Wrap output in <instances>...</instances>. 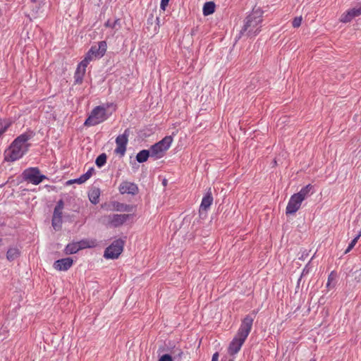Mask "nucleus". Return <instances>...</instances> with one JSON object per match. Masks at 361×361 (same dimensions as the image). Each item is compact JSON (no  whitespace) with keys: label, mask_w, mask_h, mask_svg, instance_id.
Listing matches in <instances>:
<instances>
[{"label":"nucleus","mask_w":361,"mask_h":361,"mask_svg":"<svg viewBox=\"0 0 361 361\" xmlns=\"http://www.w3.org/2000/svg\"><path fill=\"white\" fill-rule=\"evenodd\" d=\"M124 242L118 239L114 240L108 247L106 248L104 257L106 259H116L121 254L123 250Z\"/></svg>","instance_id":"7"},{"label":"nucleus","mask_w":361,"mask_h":361,"mask_svg":"<svg viewBox=\"0 0 361 361\" xmlns=\"http://www.w3.org/2000/svg\"><path fill=\"white\" fill-rule=\"evenodd\" d=\"M173 141L171 136H166L161 141L152 145L150 149V157L158 159L164 156V152L171 147Z\"/></svg>","instance_id":"5"},{"label":"nucleus","mask_w":361,"mask_h":361,"mask_svg":"<svg viewBox=\"0 0 361 361\" xmlns=\"http://www.w3.org/2000/svg\"><path fill=\"white\" fill-rule=\"evenodd\" d=\"M312 189V185L310 184L307 185L306 186L301 188V190L295 193L298 195L299 197H300L303 201L307 199L308 197H310L312 194L311 190Z\"/></svg>","instance_id":"18"},{"label":"nucleus","mask_w":361,"mask_h":361,"mask_svg":"<svg viewBox=\"0 0 361 361\" xmlns=\"http://www.w3.org/2000/svg\"><path fill=\"white\" fill-rule=\"evenodd\" d=\"M130 214H111L106 216L108 224L112 227L123 225L129 218Z\"/></svg>","instance_id":"11"},{"label":"nucleus","mask_w":361,"mask_h":361,"mask_svg":"<svg viewBox=\"0 0 361 361\" xmlns=\"http://www.w3.org/2000/svg\"><path fill=\"white\" fill-rule=\"evenodd\" d=\"M107 48V44L105 41H101L98 43L97 45L92 46L90 48L91 54H94L96 59L102 58Z\"/></svg>","instance_id":"15"},{"label":"nucleus","mask_w":361,"mask_h":361,"mask_svg":"<svg viewBox=\"0 0 361 361\" xmlns=\"http://www.w3.org/2000/svg\"><path fill=\"white\" fill-rule=\"evenodd\" d=\"M263 12L260 8L253 9L244 21L240 36L254 37L260 32Z\"/></svg>","instance_id":"3"},{"label":"nucleus","mask_w":361,"mask_h":361,"mask_svg":"<svg viewBox=\"0 0 361 361\" xmlns=\"http://www.w3.org/2000/svg\"><path fill=\"white\" fill-rule=\"evenodd\" d=\"M219 354L217 353H214L212 356V361H218Z\"/></svg>","instance_id":"37"},{"label":"nucleus","mask_w":361,"mask_h":361,"mask_svg":"<svg viewBox=\"0 0 361 361\" xmlns=\"http://www.w3.org/2000/svg\"><path fill=\"white\" fill-rule=\"evenodd\" d=\"M212 202L213 197L211 192H208L205 194L202 200V202L200 206V213L202 214L203 212H207L212 205Z\"/></svg>","instance_id":"16"},{"label":"nucleus","mask_w":361,"mask_h":361,"mask_svg":"<svg viewBox=\"0 0 361 361\" xmlns=\"http://www.w3.org/2000/svg\"><path fill=\"white\" fill-rule=\"evenodd\" d=\"M99 196L100 190L99 188L92 189L88 194L90 201L94 204H96L99 202Z\"/></svg>","instance_id":"20"},{"label":"nucleus","mask_w":361,"mask_h":361,"mask_svg":"<svg viewBox=\"0 0 361 361\" xmlns=\"http://www.w3.org/2000/svg\"><path fill=\"white\" fill-rule=\"evenodd\" d=\"M360 235L361 234L357 235L353 240H351V242L349 243L347 249L345 251V254L349 252L354 247V246L356 245Z\"/></svg>","instance_id":"27"},{"label":"nucleus","mask_w":361,"mask_h":361,"mask_svg":"<svg viewBox=\"0 0 361 361\" xmlns=\"http://www.w3.org/2000/svg\"><path fill=\"white\" fill-rule=\"evenodd\" d=\"M94 169L93 167L90 168L87 171L80 176L78 178L74 179L73 181L78 184H82L86 182L94 173Z\"/></svg>","instance_id":"19"},{"label":"nucleus","mask_w":361,"mask_h":361,"mask_svg":"<svg viewBox=\"0 0 361 361\" xmlns=\"http://www.w3.org/2000/svg\"><path fill=\"white\" fill-rule=\"evenodd\" d=\"M361 15V6L353 8L347 11L345 13H343L341 16L340 20L342 23H349L353 18L358 17Z\"/></svg>","instance_id":"12"},{"label":"nucleus","mask_w":361,"mask_h":361,"mask_svg":"<svg viewBox=\"0 0 361 361\" xmlns=\"http://www.w3.org/2000/svg\"><path fill=\"white\" fill-rule=\"evenodd\" d=\"M149 157H150V151L147 149H142L137 154L136 160L139 163H143L148 159Z\"/></svg>","instance_id":"21"},{"label":"nucleus","mask_w":361,"mask_h":361,"mask_svg":"<svg viewBox=\"0 0 361 361\" xmlns=\"http://www.w3.org/2000/svg\"><path fill=\"white\" fill-rule=\"evenodd\" d=\"M310 361H315V360H313V359H312V360H310Z\"/></svg>","instance_id":"42"},{"label":"nucleus","mask_w":361,"mask_h":361,"mask_svg":"<svg viewBox=\"0 0 361 361\" xmlns=\"http://www.w3.org/2000/svg\"><path fill=\"white\" fill-rule=\"evenodd\" d=\"M215 11V4L212 1L206 2L203 6V14L204 16H209L212 14Z\"/></svg>","instance_id":"22"},{"label":"nucleus","mask_w":361,"mask_h":361,"mask_svg":"<svg viewBox=\"0 0 361 361\" xmlns=\"http://www.w3.org/2000/svg\"><path fill=\"white\" fill-rule=\"evenodd\" d=\"M302 202L303 200L298 195L293 194L288 202L286 209V214H295L300 208Z\"/></svg>","instance_id":"10"},{"label":"nucleus","mask_w":361,"mask_h":361,"mask_svg":"<svg viewBox=\"0 0 361 361\" xmlns=\"http://www.w3.org/2000/svg\"><path fill=\"white\" fill-rule=\"evenodd\" d=\"M111 104H106L94 107L85 121V126H94L105 121L109 116L107 109Z\"/></svg>","instance_id":"4"},{"label":"nucleus","mask_w":361,"mask_h":361,"mask_svg":"<svg viewBox=\"0 0 361 361\" xmlns=\"http://www.w3.org/2000/svg\"><path fill=\"white\" fill-rule=\"evenodd\" d=\"M301 22H302L301 17L295 18L293 21V26L294 27H298L301 25Z\"/></svg>","instance_id":"30"},{"label":"nucleus","mask_w":361,"mask_h":361,"mask_svg":"<svg viewBox=\"0 0 361 361\" xmlns=\"http://www.w3.org/2000/svg\"><path fill=\"white\" fill-rule=\"evenodd\" d=\"M118 189L121 194L135 195L138 191L137 186L135 183L128 181L121 183Z\"/></svg>","instance_id":"13"},{"label":"nucleus","mask_w":361,"mask_h":361,"mask_svg":"<svg viewBox=\"0 0 361 361\" xmlns=\"http://www.w3.org/2000/svg\"><path fill=\"white\" fill-rule=\"evenodd\" d=\"M85 58L87 59L90 62L93 59H96L94 54H91L90 50H89L88 52L86 54Z\"/></svg>","instance_id":"33"},{"label":"nucleus","mask_w":361,"mask_h":361,"mask_svg":"<svg viewBox=\"0 0 361 361\" xmlns=\"http://www.w3.org/2000/svg\"><path fill=\"white\" fill-rule=\"evenodd\" d=\"M86 70L85 68H80L78 66L77 69L75 73V81L76 83H81L82 82L83 77L85 75Z\"/></svg>","instance_id":"24"},{"label":"nucleus","mask_w":361,"mask_h":361,"mask_svg":"<svg viewBox=\"0 0 361 361\" xmlns=\"http://www.w3.org/2000/svg\"><path fill=\"white\" fill-rule=\"evenodd\" d=\"M90 63V61L84 58V59L78 64V66L80 68H85L86 70V68L87 65Z\"/></svg>","instance_id":"31"},{"label":"nucleus","mask_w":361,"mask_h":361,"mask_svg":"<svg viewBox=\"0 0 361 361\" xmlns=\"http://www.w3.org/2000/svg\"><path fill=\"white\" fill-rule=\"evenodd\" d=\"M77 243H78V246L80 247V250L91 247L89 242L86 241V240H81V241H79Z\"/></svg>","instance_id":"29"},{"label":"nucleus","mask_w":361,"mask_h":361,"mask_svg":"<svg viewBox=\"0 0 361 361\" xmlns=\"http://www.w3.org/2000/svg\"><path fill=\"white\" fill-rule=\"evenodd\" d=\"M331 280H333L332 274H330L329 278H328V281H327V283H326V286L327 287L330 286Z\"/></svg>","instance_id":"36"},{"label":"nucleus","mask_w":361,"mask_h":361,"mask_svg":"<svg viewBox=\"0 0 361 361\" xmlns=\"http://www.w3.org/2000/svg\"><path fill=\"white\" fill-rule=\"evenodd\" d=\"M110 210H114L117 212H130L131 207L130 205L120 203L118 202H112V208L109 209Z\"/></svg>","instance_id":"17"},{"label":"nucleus","mask_w":361,"mask_h":361,"mask_svg":"<svg viewBox=\"0 0 361 361\" xmlns=\"http://www.w3.org/2000/svg\"><path fill=\"white\" fill-rule=\"evenodd\" d=\"M19 250L17 247H11L6 254V258L8 261H13L19 256Z\"/></svg>","instance_id":"25"},{"label":"nucleus","mask_w":361,"mask_h":361,"mask_svg":"<svg viewBox=\"0 0 361 361\" xmlns=\"http://www.w3.org/2000/svg\"><path fill=\"white\" fill-rule=\"evenodd\" d=\"M118 20H116L114 23H113V27H114L116 26V25H117V23H118Z\"/></svg>","instance_id":"39"},{"label":"nucleus","mask_w":361,"mask_h":361,"mask_svg":"<svg viewBox=\"0 0 361 361\" xmlns=\"http://www.w3.org/2000/svg\"><path fill=\"white\" fill-rule=\"evenodd\" d=\"M106 27H113V23H111L109 20H108L106 23Z\"/></svg>","instance_id":"38"},{"label":"nucleus","mask_w":361,"mask_h":361,"mask_svg":"<svg viewBox=\"0 0 361 361\" xmlns=\"http://www.w3.org/2000/svg\"><path fill=\"white\" fill-rule=\"evenodd\" d=\"M80 250V247L78 246V243H72L66 245L65 248V253L66 255H71L78 252Z\"/></svg>","instance_id":"23"},{"label":"nucleus","mask_w":361,"mask_h":361,"mask_svg":"<svg viewBox=\"0 0 361 361\" xmlns=\"http://www.w3.org/2000/svg\"><path fill=\"white\" fill-rule=\"evenodd\" d=\"M10 124H11L10 123H6L4 126L1 125V134L7 130V128L9 127Z\"/></svg>","instance_id":"35"},{"label":"nucleus","mask_w":361,"mask_h":361,"mask_svg":"<svg viewBox=\"0 0 361 361\" xmlns=\"http://www.w3.org/2000/svg\"><path fill=\"white\" fill-rule=\"evenodd\" d=\"M129 134V130L126 129L123 134L119 135L116 138V148L114 152L121 157H123L126 153Z\"/></svg>","instance_id":"8"},{"label":"nucleus","mask_w":361,"mask_h":361,"mask_svg":"<svg viewBox=\"0 0 361 361\" xmlns=\"http://www.w3.org/2000/svg\"><path fill=\"white\" fill-rule=\"evenodd\" d=\"M157 25L154 27V32L157 33L158 32V29L159 26L161 25V20L159 17L156 18Z\"/></svg>","instance_id":"34"},{"label":"nucleus","mask_w":361,"mask_h":361,"mask_svg":"<svg viewBox=\"0 0 361 361\" xmlns=\"http://www.w3.org/2000/svg\"><path fill=\"white\" fill-rule=\"evenodd\" d=\"M182 354H183L182 351H180V352L178 353V356H179V357H180Z\"/></svg>","instance_id":"41"},{"label":"nucleus","mask_w":361,"mask_h":361,"mask_svg":"<svg viewBox=\"0 0 361 361\" xmlns=\"http://www.w3.org/2000/svg\"><path fill=\"white\" fill-rule=\"evenodd\" d=\"M73 260L71 257L56 260L54 263V268L58 271H67L73 265Z\"/></svg>","instance_id":"14"},{"label":"nucleus","mask_w":361,"mask_h":361,"mask_svg":"<svg viewBox=\"0 0 361 361\" xmlns=\"http://www.w3.org/2000/svg\"><path fill=\"white\" fill-rule=\"evenodd\" d=\"M30 136L22 134L16 138L8 149L4 151V160L15 161L20 159L28 150Z\"/></svg>","instance_id":"2"},{"label":"nucleus","mask_w":361,"mask_h":361,"mask_svg":"<svg viewBox=\"0 0 361 361\" xmlns=\"http://www.w3.org/2000/svg\"><path fill=\"white\" fill-rule=\"evenodd\" d=\"M175 358V357H172L169 354H164L159 357L158 361H173Z\"/></svg>","instance_id":"28"},{"label":"nucleus","mask_w":361,"mask_h":361,"mask_svg":"<svg viewBox=\"0 0 361 361\" xmlns=\"http://www.w3.org/2000/svg\"><path fill=\"white\" fill-rule=\"evenodd\" d=\"M75 183V182L73 181V180H69V181L68 182V183Z\"/></svg>","instance_id":"40"},{"label":"nucleus","mask_w":361,"mask_h":361,"mask_svg":"<svg viewBox=\"0 0 361 361\" xmlns=\"http://www.w3.org/2000/svg\"><path fill=\"white\" fill-rule=\"evenodd\" d=\"M169 1V0H161L160 8L162 11L166 10V8L168 6Z\"/></svg>","instance_id":"32"},{"label":"nucleus","mask_w":361,"mask_h":361,"mask_svg":"<svg viewBox=\"0 0 361 361\" xmlns=\"http://www.w3.org/2000/svg\"><path fill=\"white\" fill-rule=\"evenodd\" d=\"M63 200H59L54 210L52 217V226L56 231H59L61 228L62 224V210L63 209Z\"/></svg>","instance_id":"9"},{"label":"nucleus","mask_w":361,"mask_h":361,"mask_svg":"<svg viewBox=\"0 0 361 361\" xmlns=\"http://www.w3.org/2000/svg\"><path fill=\"white\" fill-rule=\"evenodd\" d=\"M106 162V155L105 154H102L97 157L95 161V164L98 167L103 166Z\"/></svg>","instance_id":"26"},{"label":"nucleus","mask_w":361,"mask_h":361,"mask_svg":"<svg viewBox=\"0 0 361 361\" xmlns=\"http://www.w3.org/2000/svg\"><path fill=\"white\" fill-rule=\"evenodd\" d=\"M254 318L247 315L242 321L240 328L229 344L228 352L231 355L237 354L251 331Z\"/></svg>","instance_id":"1"},{"label":"nucleus","mask_w":361,"mask_h":361,"mask_svg":"<svg viewBox=\"0 0 361 361\" xmlns=\"http://www.w3.org/2000/svg\"><path fill=\"white\" fill-rule=\"evenodd\" d=\"M23 178L25 180L35 185L47 178L44 175L40 174V171L37 167H30L25 169L23 173Z\"/></svg>","instance_id":"6"}]
</instances>
